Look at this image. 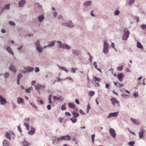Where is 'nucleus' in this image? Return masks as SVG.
<instances>
[{
    "label": "nucleus",
    "instance_id": "f257e3e1",
    "mask_svg": "<svg viewBox=\"0 0 146 146\" xmlns=\"http://www.w3.org/2000/svg\"><path fill=\"white\" fill-rule=\"evenodd\" d=\"M123 34L122 36V39L124 40H126L129 37L130 33L129 31L125 28L123 29Z\"/></svg>",
    "mask_w": 146,
    "mask_h": 146
},
{
    "label": "nucleus",
    "instance_id": "f03ea898",
    "mask_svg": "<svg viewBox=\"0 0 146 146\" xmlns=\"http://www.w3.org/2000/svg\"><path fill=\"white\" fill-rule=\"evenodd\" d=\"M57 43L59 44L58 48H62L63 49H66L67 50H70L71 49V47L67 44H62V42L59 41H57Z\"/></svg>",
    "mask_w": 146,
    "mask_h": 146
},
{
    "label": "nucleus",
    "instance_id": "7ed1b4c3",
    "mask_svg": "<svg viewBox=\"0 0 146 146\" xmlns=\"http://www.w3.org/2000/svg\"><path fill=\"white\" fill-rule=\"evenodd\" d=\"M57 43L59 44L58 48H62L63 49H66L67 50H70L71 49V47L67 44H62V42L59 41H57Z\"/></svg>",
    "mask_w": 146,
    "mask_h": 146
},
{
    "label": "nucleus",
    "instance_id": "20e7f679",
    "mask_svg": "<svg viewBox=\"0 0 146 146\" xmlns=\"http://www.w3.org/2000/svg\"><path fill=\"white\" fill-rule=\"evenodd\" d=\"M62 25L70 28H72L74 27V24L71 20L67 22L63 23Z\"/></svg>",
    "mask_w": 146,
    "mask_h": 146
},
{
    "label": "nucleus",
    "instance_id": "39448f33",
    "mask_svg": "<svg viewBox=\"0 0 146 146\" xmlns=\"http://www.w3.org/2000/svg\"><path fill=\"white\" fill-rule=\"evenodd\" d=\"M108 43L106 41H104L102 52L105 54H107L108 52Z\"/></svg>",
    "mask_w": 146,
    "mask_h": 146
},
{
    "label": "nucleus",
    "instance_id": "423d86ee",
    "mask_svg": "<svg viewBox=\"0 0 146 146\" xmlns=\"http://www.w3.org/2000/svg\"><path fill=\"white\" fill-rule=\"evenodd\" d=\"M10 4L8 3L2 7L0 11V15L3 14L5 12V10H9L10 9Z\"/></svg>",
    "mask_w": 146,
    "mask_h": 146
},
{
    "label": "nucleus",
    "instance_id": "0eeeda50",
    "mask_svg": "<svg viewBox=\"0 0 146 146\" xmlns=\"http://www.w3.org/2000/svg\"><path fill=\"white\" fill-rule=\"evenodd\" d=\"M119 114L118 112H115L113 113H110L107 117V118L109 119L111 117H116Z\"/></svg>",
    "mask_w": 146,
    "mask_h": 146
},
{
    "label": "nucleus",
    "instance_id": "6e6552de",
    "mask_svg": "<svg viewBox=\"0 0 146 146\" xmlns=\"http://www.w3.org/2000/svg\"><path fill=\"white\" fill-rule=\"evenodd\" d=\"M109 133L111 136L113 138H115L116 137V133L114 130L113 128L109 129Z\"/></svg>",
    "mask_w": 146,
    "mask_h": 146
},
{
    "label": "nucleus",
    "instance_id": "1a4fd4ad",
    "mask_svg": "<svg viewBox=\"0 0 146 146\" xmlns=\"http://www.w3.org/2000/svg\"><path fill=\"white\" fill-rule=\"evenodd\" d=\"M30 129V130L28 132V133L30 135H32L35 133L36 129L35 128L32 126H31Z\"/></svg>",
    "mask_w": 146,
    "mask_h": 146
},
{
    "label": "nucleus",
    "instance_id": "9d476101",
    "mask_svg": "<svg viewBox=\"0 0 146 146\" xmlns=\"http://www.w3.org/2000/svg\"><path fill=\"white\" fill-rule=\"evenodd\" d=\"M72 53L76 56H78L81 53V51L78 49H74L72 50Z\"/></svg>",
    "mask_w": 146,
    "mask_h": 146
},
{
    "label": "nucleus",
    "instance_id": "9b49d317",
    "mask_svg": "<svg viewBox=\"0 0 146 146\" xmlns=\"http://www.w3.org/2000/svg\"><path fill=\"white\" fill-rule=\"evenodd\" d=\"M0 103L2 105H4L7 103L6 100L1 95H0Z\"/></svg>",
    "mask_w": 146,
    "mask_h": 146
},
{
    "label": "nucleus",
    "instance_id": "f8f14e48",
    "mask_svg": "<svg viewBox=\"0 0 146 146\" xmlns=\"http://www.w3.org/2000/svg\"><path fill=\"white\" fill-rule=\"evenodd\" d=\"M124 77V74L123 73H120L118 74L117 76V77L118 80L120 82H122V79Z\"/></svg>",
    "mask_w": 146,
    "mask_h": 146
},
{
    "label": "nucleus",
    "instance_id": "ddd939ff",
    "mask_svg": "<svg viewBox=\"0 0 146 146\" xmlns=\"http://www.w3.org/2000/svg\"><path fill=\"white\" fill-rule=\"evenodd\" d=\"M24 69L26 70L27 72H31L34 70V68L30 66L25 67Z\"/></svg>",
    "mask_w": 146,
    "mask_h": 146
},
{
    "label": "nucleus",
    "instance_id": "4468645a",
    "mask_svg": "<svg viewBox=\"0 0 146 146\" xmlns=\"http://www.w3.org/2000/svg\"><path fill=\"white\" fill-rule=\"evenodd\" d=\"M62 137L63 140L70 141L71 139V138L70 136L68 135H66L62 136Z\"/></svg>",
    "mask_w": 146,
    "mask_h": 146
},
{
    "label": "nucleus",
    "instance_id": "2eb2a0df",
    "mask_svg": "<svg viewBox=\"0 0 146 146\" xmlns=\"http://www.w3.org/2000/svg\"><path fill=\"white\" fill-rule=\"evenodd\" d=\"M6 50L11 55L14 56V53L10 46H8L7 47Z\"/></svg>",
    "mask_w": 146,
    "mask_h": 146
},
{
    "label": "nucleus",
    "instance_id": "dca6fc26",
    "mask_svg": "<svg viewBox=\"0 0 146 146\" xmlns=\"http://www.w3.org/2000/svg\"><path fill=\"white\" fill-rule=\"evenodd\" d=\"M53 99L55 101L59 100L60 101H62L63 100L64 98L62 96H61L59 97H57L56 96H53Z\"/></svg>",
    "mask_w": 146,
    "mask_h": 146
},
{
    "label": "nucleus",
    "instance_id": "f3484780",
    "mask_svg": "<svg viewBox=\"0 0 146 146\" xmlns=\"http://www.w3.org/2000/svg\"><path fill=\"white\" fill-rule=\"evenodd\" d=\"M9 69L12 72L14 73H15L16 72V70L15 66L11 65L10 66Z\"/></svg>",
    "mask_w": 146,
    "mask_h": 146
},
{
    "label": "nucleus",
    "instance_id": "a211bd4d",
    "mask_svg": "<svg viewBox=\"0 0 146 146\" xmlns=\"http://www.w3.org/2000/svg\"><path fill=\"white\" fill-rule=\"evenodd\" d=\"M110 100L112 104L114 105L115 104H119V102L117 101V100L115 98H111Z\"/></svg>",
    "mask_w": 146,
    "mask_h": 146
},
{
    "label": "nucleus",
    "instance_id": "6ab92c4d",
    "mask_svg": "<svg viewBox=\"0 0 146 146\" xmlns=\"http://www.w3.org/2000/svg\"><path fill=\"white\" fill-rule=\"evenodd\" d=\"M145 131V130L144 129H142L139 132V137L140 139H141L143 138L144 135V133Z\"/></svg>",
    "mask_w": 146,
    "mask_h": 146
},
{
    "label": "nucleus",
    "instance_id": "aec40b11",
    "mask_svg": "<svg viewBox=\"0 0 146 146\" xmlns=\"http://www.w3.org/2000/svg\"><path fill=\"white\" fill-rule=\"evenodd\" d=\"M26 2L25 0H21L19 2V7H22L23 6Z\"/></svg>",
    "mask_w": 146,
    "mask_h": 146
},
{
    "label": "nucleus",
    "instance_id": "412c9836",
    "mask_svg": "<svg viewBox=\"0 0 146 146\" xmlns=\"http://www.w3.org/2000/svg\"><path fill=\"white\" fill-rule=\"evenodd\" d=\"M38 18L39 21L40 22H41L44 19V15H42L38 16Z\"/></svg>",
    "mask_w": 146,
    "mask_h": 146
},
{
    "label": "nucleus",
    "instance_id": "4be33fe9",
    "mask_svg": "<svg viewBox=\"0 0 146 146\" xmlns=\"http://www.w3.org/2000/svg\"><path fill=\"white\" fill-rule=\"evenodd\" d=\"M72 114L73 117L77 118L79 116V113L77 112L75 110L72 112Z\"/></svg>",
    "mask_w": 146,
    "mask_h": 146
},
{
    "label": "nucleus",
    "instance_id": "5701e85b",
    "mask_svg": "<svg viewBox=\"0 0 146 146\" xmlns=\"http://www.w3.org/2000/svg\"><path fill=\"white\" fill-rule=\"evenodd\" d=\"M92 4V2L91 1H88L85 2L84 3L83 5L86 6H90Z\"/></svg>",
    "mask_w": 146,
    "mask_h": 146
},
{
    "label": "nucleus",
    "instance_id": "b1692460",
    "mask_svg": "<svg viewBox=\"0 0 146 146\" xmlns=\"http://www.w3.org/2000/svg\"><path fill=\"white\" fill-rule=\"evenodd\" d=\"M93 80L95 82H99L100 81H101L102 80L101 78H100L96 76H94L93 77Z\"/></svg>",
    "mask_w": 146,
    "mask_h": 146
},
{
    "label": "nucleus",
    "instance_id": "393cba45",
    "mask_svg": "<svg viewBox=\"0 0 146 146\" xmlns=\"http://www.w3.org/2000/svg\"><path fill=\"white\" fill-rule=\"evenodd\" d=\"M24 101V99L23 98L20 97H18L17 98V102L19 104H20Z\"/></svg>",
    "mask_w": 146,
    "mask_h": 146
},
{
    "label": "nucleus",
    "instance_id": "a878e982",
    "mask_svg": "<svg viewBox=\"0 0 146 146\" xmlns=\"http://www.w3.org/2000/svg\"><path fill=\"white\" fill-rule=\"evenodd\" d=\"M5 137L9 140H10L11 139L10 133L9 132H7L5 133Z\"/></svg>",
    "mask_w": 146,
    "mask_h": 146
},
{
    "label": "nucleus",
    "instance_id": "bb28decb",
    "mask_svg": "<svg viewBox=\"0 0 146 146\" xmlns=\"http://www.w3.org/2000/svg\"><path fill=\"white\" fill-rule=\"evenodd\" d=\"M36 48L37 50L40 53L42 52V48L40 45L36 47Z\"/></svg>",
    "mask_w": 146,
    "mask_h": 146
},
{
    "label": "nucleus",
    "instance_id": "cd10ccee",
    "mask_svg": "<svg viewBox=\"0 0 146 146\" xmlns=\"http://www.w3.org/2000/svg\"><path fill=\"white\" fill-rule=\"evenodd\" d=\"M58 67L61 69L64 70L65 72H66V73H68L69 70L66 69L64 67L58 66Z\"/></svg>",
    "mask_w": 146,
    "mask_h": 146
},
{
    "label": "nucleus",
    "instance_id": "c85d7f7f",
    "mask_svg": "<svg viewBox=\"0 0 146 146\" xmlns=\"http://www.w3.org/2000/svg\"><path fill=\"white\" fill-rule=\"evenodd\" d=\"M137 46L138 48L142 49V50H143V46L141 43L139 41H137Z\"/></svg>",
    "mask_w": 146,
    "mask_h": 146
},
{
    "label": "nucleus",
    "instance_id": "c756f323",
    "mask_svg": "<svg viewBox=\"0 0 146 146\" xmlns=\"http://www.w3.org/2000/svg\"><path fill=\"white\" fill-rule=\"evenodd\" d=\"M55 41H52L50 43L48 44L47 45V46L49 47H52L54 46L55 44Z\"/></svg>",
    "mask_w": 146,
    "mask_h": 146
},
{
    "label": "nucleus",
    "instance_id": "7c9ffc66",
    "mask_svg": "<svg viewBox=\"0 0 146 146\" xmlns=\"http://www.w3.org/2000/svg\"><path fill=\"white\" fill-rule=\"evenodd\" d=\"M3 145V146H9V143L7 140L5 139L4 140Z\"/></svg>",
    "mask_w": 146,
    "mask_h": 146
},
{
    "label": "nucleus",
    "instance_id": "2f4dec72",
    "mask_svg": "<svg viewBox=\"0 0 146 146\" xmlns=\"http://www.w3.org/2000/svg\"><path fill=\"white\" fill-rule=\"evenodd\" d=\"M4 77L5 79L8 78L10 76V73L9 72H7L4 74Z\"/></svg>",
    "mask_w": 146,
    "mask_h": 146
},
{
    "label": "nucleus",
    "instance_id": "473e14b6",
    "mask_svg": "<svg viewBox=\"0 0 146 146\" xmlns=\"http://www.w3.org/2000/svg\"><path fill=\"white\" fill-rule=\"evenodd\" d=\"M130 120L134 124H138V122L136 119L131 118L130 119Z\"/></svg>",
    "mask_w": 146,
    "mask_h": 146
},
{
    "label": "nucleus",
    "instance_id": "72a5a7b5",
    "mask_svg": "<svg viewBox=\"0 0 146 146\" xmlns=\"http://www.w3.org/2000/svg\"><path fill=\"white\" fill-rule=\"evenodd\" d=\"M68 105L70 108H75V105L73 103H69L68 104Z\"/></svg>",
    "mask_w": 146,
    "mask_h": 146
},
{
    "label": "nucleus",
    "instance_id": "f704fd0d",
    "mask_svg": "<svg viewBox=\"0 0 146 146\" xmlns=\"http://www.w3.org/2000/svg\"><path fill=\"white\" fill-rule=\"evenodd\" d=\"M94 94L95 92L93 91H90L88 92V95L90 97H91L94 96Z\"/></svg>",
    "mask_w": 146,
    "mask_h": 146
},
{
    "label": "nucleus",
    "instance_id": "c9c22d12",
    "mask_svg": "<svg viewBox=\"0 0 146 146\" xmlns=\"http://www.w3.org/2000/svg\"><path fill=\"white\" fill-rule=\"evenodd\" d=\"M23 146H28L30 144L27 141H24L23 142Z\"/></svg>",
    "mask_w": 146,
    "mask_h": 146
},
{
    "label": "nucleus",
    "instance_id": "e433bc0d",
    "mask_svg": "<svg viewBox=\"0 0 146 146\" xmlns=\"http://www.w3.org/2000/svg\"><path fill=\"white\" fill-rule=\"evenodd\" d=\"M76 118L73 117L70 118V120L73 123H74L77 121Z\"/></svg>",
    "mask_w": 146,
    "mask_h": 146
},
{
    "label": "nucleus",
    "instance_id": "4c0bfd02",
    "mask_svg": "<svg viewBox=\"0 0 146 146\" xmlns=\"http://www.w3.org/2000/svg\"><path fill=\"white\" fill-rule=\"evenodd\" d=\"M24 125L25 126L26 129L28 130H29V127L30 126L28 124L26 123H24Z\"/></svg>",
    "mask_w": 146,
    "mask_h": 146
},
{
    "label": "nucleus",
    "instance_id": "58836bf2",
    "mask_svg": "<svg viewBox=\"0 0 146 146\" xmlns=\"http://www.w3.org/2000/svg\"><path fill=\"white\" fill-rule=\"evenodd\" d=\"M30 104H31V105L32 106L33 108H35V110H37L38 109V107L36 106H35V104H33L32 102H30Z\"/></svg>",
    "mask_w": 146,
    "mask_h": 146
},
{
    "label": "nucleus",
    "instance_id": "ea45409f",
    "mask_svg": "<svg viewBox=\"0 0 146 146\" xmlns=\"http://www.w3.org/2000/svg\"><path fill=\"white\" fill-rule=\"evenodd\" d=\"M22 77V75L20 73L17 76V80L20 81Z\"/></svg>",
    "mask_w": 146,
    "mask_h": 146
},
{
    "label": "nucleus",
    "instance_id": "a19ab883",
    "mask_svg": "<svg viewBox=\"0 0 146 146\" xmlns=\"http://www.w3.org/2000/svg\"><path fill=\"white\" fill-rule=\"evenodd\" d=\"M135 2V0H129V5L131 6Z\"/></svg>",
    "mask_w": 146,
    "mask_h": 146
},
{
    "label": "nucleus",
    "instance_id": "79ce46f5",
    "mask_svg": "<svg viewBox=\"0 0 146 146\" xmlns=\"http://www.w3.org/2000/svg\"><path fill=\"white\" fill-rule=\"evenodd\" d=\"M40 41L39 40H38L35 43V44L36 45V47H37V46H40Z\"/></svg>",
    "mask_w": 146,
    "mask_h": 146
},
{
    "label": "nucleus",
    "instance_id": "37998d69",
    "mask_svg": "<svg viewBox=\"0 0 146 146\" xmlns=\"http://www.w3.org/2000/svg\"><path fill=\"white\" fill-rule=\"evenodd\" d=\"M135 144V142L134 141H130L128 143V144L131 146H133Z\"/></svg>",
    "mask_w": 146,
    "mask_h": 146
},
{
    "label": "nucleus",
    "instance_id": "c03bdc74",
    "mask_svg": "<svg viewBox=\"0 0 146 146\" xmlns=\"http://www.w3.org/2000/svg\"><path fill=\"white\" fill-rule=\"evenodd\" d=\"M119 13H120L119 11L118 10H116L115 11L114 14L115 15H117V16L119 15Z\"/></svg>",
    "mask_w": 146,
    "mask_h": 146
},
{
    "label": "nucleus",
    "instance_id": "a18cd8bd",
    "mask_svg": "<svg viewBox=\"0 0 146 146\" xmlns=\"http://www.w3.org/2000/svg\"><path fill=\"white\" fill-rule=\"evenodd\" d=\"M95 136V135L94 134L91 135V138L92 140V142L93 143H94Z\"/></svg>",
    "mask_w": 146,
    "mask_h": 146
},
{
    "label": "nucleus",
    "instance_id": "49530a36",
    "mask_svg": "<svg viewBox=\"0 0 146 146\" xmlns=\"http://www.w3.org/2000/svg\"><path fill=\"white\" fill-rule=\"evenodd\" d=\"M9 24L10 25H12V26H15V23L14 22H13V21H10L9 22Z\"/></svg>",
    "mask_w": 146,
    "mask_h": 146
},
{
    "label": "nucleus",
    "instance_id": "de8ad7c7",
    "mask_svg": "<svg viewBox=\"0 0 146 146\" xmlns=\"http://www.w3.org/2000/svg\"><path fill=\"white\" fill-rule=\"evenodd\" d=\"M30 118H28L26 119H25L24 120V122L27 123L29 122Z\"/></svg>",
    "mask_w": 146,
    "mask_h": 146
},
{
    "label": "nucleus",
    "instance_id": "09e8293b",
    "mask_svg": "<svg viewBox=\"0 0 146 146\" xmlns=\"http://www.w3.org/2000/svg\"><path fill=\"white\" fill-rule=\"evenodd\" d=\"M72 71L71 72L73 73H75V71L76 70H78V68H72L71 69Z\"/></svg>",
    "mask_w": 146,
    "mask_h": 146
},
{
    "label": "nucleus",
    "instance_id": "8fccbe9b",
    "mask_svg": "<svg viewBox=\"0 0 146 146\" xmlns=\"http://www.w3.org/2000/svg\"><path fill=\"white\" fill-rule=\"evenodd\" d=\"M35 86L36 89L37 90V91L38 92H39V91L40 88L39 86L38 85V84L37 85H35Z\"/></svg>",
    "mask_w": 146,
    "mask_h": 146
},
{
    "label": "nucleus",
    "instance_id": "3c124183",
    "mask_svg": "<svg viewBox=\"0 0 146 146\" xmlns=\"http://www.w3.org/2000/svg\"><path fill=\"white\" fill-rule=\"evenodd\" d=\"M90 109V106L89 105V104H88L87 105V110L86 111L87 113H88L89 112V110Z\"/></svg>",
    "mask_w": 146,
    "mask_h": 146
},
{
    "label": "nucleus",
    "instance_id": "603ef678",
    "mask_svg": "<svg viewBox=\"0 0 146 146\" xmlns=\"http://www.w3.org/2000/svg\"><path fill=\"white\" fill-rule=\"evenodd\" d=\"M123 68V66H119L118 67L117 69L119 71H121L122 70Z\"/></svg>",
    "mask_w": 146,
    "mask_h": 146
},
{
    "label": "nucleus",
    "instance_id": "864d4df0",
    "mask_svg": "<svg viewBox=\"0 0 146 146\" xmlns=\"http://www.w3.org/2000/svg\"><path fill=\"white\" fill-rule=\"evenodd\" d=\"M133 95L134 97H138L139 96V94H138V93L137 92H135L134 93V94H133Z\"/></svg>",
    "mask_w": 146,
    "mask_h": 146
},
{
    "label": "nucleus",
    "instance_id": "5fc2aeb1",
    "mask_svg": "<svg viewBox=\"0 0 146 146\" xmlns=\"http://www.w3.org/2000/svg\"><path fill=\"white\" fill-rule=\"evenodd\" d=\"M141 28L143 29H146V24H143L142 25Z\"/></svg>",
    "mask_w": 146,
    "mask_h": 146
},
{
    "label": "nucleus",
    "instance_id": "6e6d98bb",
    "mask_svg": "<svg viewBox=\"0 0 146 146\" xmlns=\"http://www.w3.org/2000/svg\"><path fill=\"white\" fill-rule=\"evenodd\" d=\"M53 13L54 17H56L57 16V13L56 11H53Z\"/></svg>",
    "mask_w": 146,
    "mask_h": 146
},
{
    "label": "nucleus",
    "instance_id": "4d7b16f0",
    "mask_svg": "<svg viewBox=\"0 0 146 146\" xmlns=\"http://www.w3.org/2000/svg\"><path fill=\"white\" fill-rule=\"evenodd\" d=\"M93 64L94 66V67L96 69L97 68V63L96 62H93Z\"/></svg>",
    "mask_w": 146,
    "mask_h": 146
},
{
    "label": "nucleus",
    "instance_id": "13d9d810",
    "mask_svg": "<svg viewBox=\"0 0 146 146\" xmlns=\"http://www.w3.org/2000/svg\"><path fill=\"white\" fill-rule=\"evenodd\" d=\"M62 136L58 138L57 139V140L58 141H59L62 140H63Z\"/></svg>",
    "mask_w": 146,
    "mask_h": 146
},
{
    "label": "nucleus",
    "instance_id": "bf43d9fd",
    "mask_svg": "<svg viewBox=\"0 0 146 146\" xmlns=\"http://www.w3.org/2000/svg\"><path fill=\"white\" fill-rule=\"evenodd\" d=\"M18 129L20 133H21L22 132V130L21 127L20 125L18 126Z\"/></svg>",
    "mask_w": 146,
    "mask_h": 146
},
{
    "label": "nucleus",
    "instance_id": "052dcab7",
    "mask_svg": "<svg viewBox=\"0 0 146 146\" xmlns=\"http://www.w3.org/2000/svg\"><path fill=\"white\" fill-rule=\"evenodd\" d=\"M80 113L82 115H84L85 114V113L83 111V110L80 109L79 110Z\"/></svg>",
    "mask_w": 146,
    "mask_h": 146
},
{
    "label": "nucleus",
    "instance_id": "680f3d73",
    "mask_svg": "<svg viewBox=\"0 0 146 146\" xmlns=\"http://www.w3.org/2000/svg\"><path fill=\"white\" fill-rule=\"evenodd\" d=\"M35 72H39L40 70L39 68L38 67H35Z\"/></svg>",
    "mask_w": 146,
    "mask_h": 146
},
{
    "label": "nucleus",
    "instance_id": "e2e57ef3",
    "mask_svg": "<svg viewBox=\"0 0 146 146\" xmlns=\"http://www.w3.org/2000/svg\"><path fill=\"white\" fill-rule=\"evenodd\" d=\"M30 88H29L28 89H27L25 90V92H26L27 93H30Z\"/></svg>",
    "mask_w": 146,
    "mask_h": 146
},
{
    "label": "nucleus",
    "instance_id": "0e129e2a",
    "mask_svg": "<svg viewBox=\"0 0 146 146\" xmlns=\"http://www.w3.org/2000/svg\"><path fill=\"white\" fill-rule=\"evenodd\" d=\"M123 84H121L120 83H118V86H117V87L121 88L123 87Z\"/></svg>",
    "mask_w": 146,
    "mask_h": 146
},
{
    "label": "nucleus",
    "instance_id": "69168bd1",
    "mask_svg": "<svg viewBox=\"0 0 146 146\" xmlns=\"http://www.w3.org/2000/svg\"><path fill=\"white\" fill-rule=\"evenodd\" d=\"M61 109L62 110H65L66 109V108L64 105H62V106Z\"/></svg>",
    "mask_w": 146,
    "mask_h": 146
},
{
    "label": "nucleus",
    "instance_id": "338daca9",
    "mask_svg": "<svg viewBox=\"0 0 146 146\" xmlns=\"http://www.w3.org/2000/svg\"><path fill=\"white\" fill-rule=\"evenodd\" d=\"M65 114L67 116H70L71 115V114L68 112H66L65 113Z\"/></svg>",
    "mask_w": 146,
    "mask_h": 146
},
{
    "label": "nucleus",
    "instance_id": "774afa93",
    "mask_svg": "<svg viewBox=\"0 0 146 146\" xmlns=\"http://www.w3.org/2000/svg\"><path fill=\"white\" fill-rule=\"evenodd\" d=\"M135 19L136 20L137 22H138L139 21V18L137 16H136L135 17Z\"/></svg>",
    "mask_w": 146,
    "mask_h": 146
}]
</instances>
